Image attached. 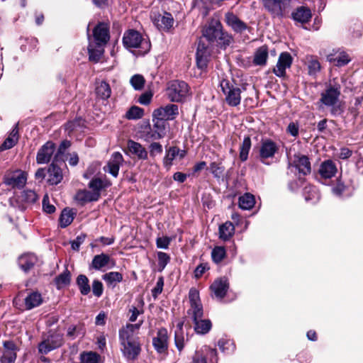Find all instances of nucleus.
I'll use <instances>...</instances> for the list:
<instances>
[{"label":"nucleus","instance_id":"nucleus-59","mask_svg":"<svg viewBox=\"0 0 363 363\" xmlns=\"http://www.w3.org/2000/svg\"><path fill=\"white\" fill-rule=\"evenodd\" d=\"M157 257H158V265H159V271L162 272L167 264L170 261V257L168 254L163 252H157Z\"/></svg>","mask_w":363,"mask_h":363},{"label":"nucleus","instance_id":"nucleus-15","mask_svg":"<svg viewBox=\"0 0 363 363\" xmlns=\"http://www.w3.org/2000/svg\"><path fill=\"white\" fill-rule=\"evenodd\" d=\"M179 106L177 104H168L154 110L152 117H160L166 121H173L179 116Z\"/></svg>","mask_w":363,"mask_h":363},{"label":"nucleus","instance_id":"nucleus-11","mask_svg":"<svg viewBox=\"0 0 363 363\" xmlns=\"http://www.w3.org/2000/svg\"><path fill=\"white\" fill-rule=\"evenodd\" d=\"M63 342L62 335L53 333L38 344V352L40 354H47L50 351L61 347Z\"/></svg>","mask_w":363,"mask_h":363},{"label":"nucleus","instance_id":"nucleus-9","mask_svg":"<svg viewBox=\"0 0 363 363\" xmlns=\"http://www.w3.org/2000/svg\"><path fill=\"white\" fill-rule=\"evenodd\" d=\"M189 300L190 308L186 313L191 316L192 320H196L198 318L203 317V307L200 298L199 291L194 287L189 289Z\"/></svg>","mask_w":363,"mask_h":363},{"label":"nucleus","instance_id":"nucleus-1","mask_svg":"<svg viewBox=\"0 0 363 363\" xmlns=\"http://www.w3.org/2000/svg\"><path fill=\"white\" fill-rule=\"evenodd\" d=\"M202 38L208 42V44H206L202 38L199 41L196 62L199 69L206 71L211 56V47L216 46L225 50L233 41V38L231 34L224 30L219 18L216 16L211 18L203 27Z\"/></svg>","mask_w":363,"mask_h":363},{"label":"nucleus","instance_id":"nucleus-63","mask_svg":"<svg viewBox=\"0 0 363 363\" xmlns=\"http://www.w3.org/2000/svg\"><path fill=\"white\" fill-rule=\"evenodd\" d=\"M164 286V278L160 277L157 279L156 286L151 290L152 296L154 298H157V296L162 294Z\"/></svg>","mask_w":363,"mask_h":363},{"label":"nucleus","instance_id":"nucleus-54","mask_svg":"<svg viewBox=\"0 0 363 363\" xmlns=\"http://www.w3.org/2000/svg\"><path fill=\"white\" fill-rule=\"evenodd\" d=\"M144 116L143 108L137 106H131L125 113V118L128 120H136L143 118Z\"/></svg>","mask_w":363,"mask_h":363},{"label":"nucleus","instance_id":"nucleus-56","mask_svg":"<svg viewBox=\"0 0 363 363\" xmlns=\"http://www.w3.org/2000/svg\"><path fill=\"white\" fill-rule=\"evenodd\" d=\"M303 195L306 201L314 200L317 197V190L315 186L307 185L303 188Z\"/></svg>","mask_w":363,"mask_h":363},{"label":"nucleus","instance_id":"nucleus-34","mask_svg":"<svg viewBox=\"0 0 363 363\" xmlns=\"http://www.w3.org/2000/svg\"><path fill=\"white\" fill-rule=\"evenodd\" d=\"M111 260V257L105 253H101L100 255H95L91 264L89 266V269L101 270L103 267L107 266Z\"/></svg>","mask_w":363,"mask_h":363},{"label":"nucleus","instance_id":"nucleus-5","mask_svg":"<svg viewBox=\"0 0 363 363\" xmlns=\"http://www.w3.org/2000/svg\"><path fill=\"white\" fill-rule=\"evenodd\" d=\"M263 4L272 18L282 19L289 17L291 0H263Z\"/></svg>","mask_w":363,"mask_h":363},{"label":"nucleus","instance_id":"nucleus-24","mask_svg":"<svg viewBox=\"0 0 363 363\" xmlns=\"http://www.w3.org/2000/svg\"><path fill=\"white\" fill-rule=\"evenodd\" d=\"M55 150V144L52 141L45 143L38 151L36 162L38 164L48 163Z\"/></svg>","mask_w":363,"mask_h":363},{"label":"nucleus","instance_id":"nucleus-61","mask_svg":"<svg viewBox=\"0 0 363 363\" xmlns=\"http://www.w3.org/2000/svg\"><path fill=\"white\" fill-rule=\"evenodd\" d=\"M92 292L93 294L97 298H99L102 296L104 293V285L101 281L94 279L92 281Z\"/></svg>","mask_w":363,"mask_h":363},{"label":"nucleus","instance_id":"nucleus-39","mask_svg":"<svg viewBox=\"0 0 363 363\" xmlns=\"http://www.w3.org/2000/svg\"><path fill=\"white\" fill-rule=\"evenodd\" d=\"M76 212H73L72 209L65 208L59 218V226L65 228L69 226L74 220Z\"/></svg>","mask_w":363,"mask_h":363},{"label":"nucleus","instance_id":"nucleus-8","mask_svg":"<svg viewBox=\"0 0 363 363\" xmlns=\"http://www.w3.org/2000/svg\"><path fill=\"white\" fill-rule=\"evenodd\" d=\"M288 167H294L298 175V180L301 183L306 181L305 177L311 174L312 171L311 163L308 156L301 153L294 155V160L289 163Z\"/></svg>","mask_w":363,"mask_h":363},{"label":"nucleus","instance_id":"nucleus-2","mask_svg":"<svg viewBox=\"0 0 363 363\" xmlns=\"http://www.w3.org/2000/svg\"><path fill=\"white\" fill-rule=\"evenodd\" d=\"M340 94V85L329 84L320 94V98L317 102L318 108H321L323 106L330 107V111L332 116H337L342 115L345 111V104L339 101Z\"/></svg>","mask_w":363,"mask_h":363},{"label":"nucleus","instance_id":"nucleus-47","mask_svg":"<svg viewBox=\"0 0 363 363\" xmlns=\"http://www.w3.org/2000/svg\"><path fill=\"white\" fill-rule=\"evenodd\" d=\"M101 356L96 352H82L79 355L80 363H99Z\"/></svg>","mask_w":363,"mask_h":363},{"label":"nucleus","instance_id":"nucleus-44","mask_svg":"<svg viewBox=\"0 0 363 363\" xmlns=\"http://www.w3.org/2000/svg\"><path fill=\"white\" fill-rule=\"evenodd\" d=\"M251 146V138L249 135H247L244 138L243 141L239 148V158L242 162H245L248 159V154Z\"/></svg>","mask_w":363,"mask_h":363},{"label":"nucleus","instance_id":"nucleus-3","mask_svg":"<svg viewBox=\"0 0 363 363\" xmlns=\"http://www.w3.org/2000/svg\"><path fill=\"white\" fill-rule=\"evenodd\" d=\"M122 43L124 48L127 50L138 48V50L133 52L135 55L144 56L151 48L150 40H145L142 34L135 29H128L125 30L123 36Z\"/></svg>","mask_w":363,"mask_h":363},{"label":"nucleus","instance_id":"nucleus-42","mask_svg":"<svg viewBox=\"0 0 363 363\" xmlns=\"http://www.w3.org/2000/svg\"><path fill=\"white\" fill-rule=\"evenodd\" d=\"M255 203V196L250 193H245L239 197V207L243 210H250L252 208Z\"/></svg>","mask_w":363,"mask_h":363},{"label":"nucleus","instance_id":"nucleus-28","mask_svg":"<svg viewBox=\"0 0 363 363\" xmlns=\"http://www.w3.org/2000/svg\"><path fill=\"white\" fill-rule=\"evenodd\" d=\"M123 162V157L121 153L119 152H115L113 153L111 160L108 161L107 164L108 172L113 177H117L118 175L120 166Z\"/></svg>","mask_w":363,"mask_h":363},{"label":"nucleus","instance_id":"nucleus-50","mask_svg":"<svg viewBox=\"0 0 363 363\" xmlns=\"http://www.w3.org/2000/svg\"><path fill=\"white\" fill-rule=\"evenodd\" d=\"M22 202L28 204H33L38 200V194L33 190H23L20 196Z\"/></svg>","mask_w":363,"mask_h":363},{"label":"nucleus","instance_id":"nucleus-41","mask_svg":"<svg viewBox=\"0 0 363 363\" xmlns=\"http://www.w3.org/2000/svg\"><path fill=\"white\" fill-rule=\"evenodd\" d=\"M76 284L77 285L80 294L83 296L88 295L91 291L89 280L84 274H79L76 279Z\"/></svg>","mask_w":363,"mask_h":363},{"label":"nucleus","instance_id":"nucleus-60","mask_svg":"<svg viewBox=\"0 0 363 363\" xmlns=\"http://www.w3.org/2000/svg\"><path fill=\"white\" fill-rule=\"evenodd\" d=\"M321 65L317 59H311L308 62V69L310 75H315L320 71Z\"/></svg>","mask_w":363,"mask_h":363},{"label":"nucleus","instance_id":"nucleus-7","mask_svg":"<svg viewBox=\"0 0 363 363\" xmlns=\"http://www.w3.org/2000/svg\"><path fill=\"white\" fill-rule=\"evenodd\" d=\"M220 86L225 95V101L228 106L235 107L240 104L241 89L239 86L226 79L221 80Z\"/></svg>","mask_w":363,"mask_h":363},{"label":"nucleus","instance_id":"nucleus-64","mask_svg":"<svg viewBox=\"0 0 363 363\" xmlns=\"http://www.w3.org/2000/svg\"><path fill=\"white\" fill-rule=\"evenodd\" d=\"M43 210L44 212L52 214L55 212L56 208L54 205L50 203V200L48 194H45L43 199Z\"/></svg>","mask_w":363,"mask_h":363},{"label":"nucleus","instance_id":"nucleus-52","mask_svg":"<svg viewBox=\"0 0 363 363\" xmlns=\"http://www.w3.org/2000/svg\"><path fill=\"white\" fill-rule=\"evenodd\" d=\"M333 193L336 196H341L344 194L350 192V186L345 184L341 179V178H337L336 180V184L332 188Z\"/></svg>","mask_w":363,"mask_h":363},{"label":"nucleus","instance_id":"nucleus-4","mask_svg":"<svg viewBox=\"0 0 363 363\" xmlns=\"http://www.w3.org/2000/svg\"><path fill=\"white\" fill-rule=\"evenodd\" d=\"M118 336L123 356L128 360H136L142 350L138 339L133 338L131 333L124 327L119 330Z\"/></svg>","mask_w":363,"mask_h":363},{"label":"nucleus","instance_id":"nucleus-14","mask_svg":"<svg viewBox=\"0 0 363 363\" xmlns=\"http://www.w3.org/2000/svg\"><path fill=\"white\" fill-rule=\"evenodd\" d=\"M293 60L294 59L289 52H281L276 67L272 69V72L278 77L286 78V69L291 67Z\"/></svg>","mask_w":363,"mask_h":363},{"label":"nucleus","instance_id":"nucleus-49","mask_svg":"<svg viewBox=\"0 0 363 363\" xmlns=\"http://www.w3.org/2000/svg\"><path fill=\"white\" fill-rule=\"evenodd\" d=\"M209 169L213 177L219 179L223 177L225 168L221 162H213L210 164Z\"/></svg>","mask_w":363,"mask_h":363},{"label":"nucleus","instance_id":"nucleus-31","mask_svg":"<svg viewBox=\"0 0 363 363\" xmlns=\"http://www.w3.org/2000/svg\"><path fill=\"white\" fill-rule=\"evenodd\" d=\"M48 172L49 174L48 182L50 185H57L60 183L63 179L62 171L59 165L50 164Z\"/></svg>","mask_w":363,"mask_h":363},{"label":"nucleus","instance_id":"nucleus-27","mask_svg":"<svg viewBox=\"0 0 363 363\" xmlns=\"http://www.w3.org/2000/svg\"><path fill=\"white\" fill-rule=\"evenodd\" d=\"M337 171L335 163L332 160H327L320 164L318 173L322 178L331 179L335 175Z\"/></svg>","mask_w":363,"mask_h":363},{"label":"nucleus","instance_id":"nucleus-53","mask_svg":"<svg viewBox=\"0 0 363 363\" xmlns=\"http://www.w3.org/2000/svg\"><path fill=\"white\" fill-rule=\"evenodd\" d=\"M218 346L219 349L226 354L233 352L235 350V345L230 340L221 338L218 342Z\"/></svg>","mask_w":363,"mask_h":363},{"label":"nucleus","instance_id":"nucleus-16","mask_svg":"<svg viewBox=\"0 0 363 363\" xmlns=\"http://www.w3.org/2000/svg\"><path fill=\"white\" fill-rule=\"evenodd\" d=\"M152 345L159 354H165L169 347V335L166 328H160L157 332V336L152 338Z\"/></svg>","mask_w":363,"mask_h":363},{"label":"nucleus","instance_id":"nucleus-21","mask_svg":"<svg viewBox=\"0 0 363 363\" xmlns=\"http://www.w3.org/2000/svg\"><path fill=\"white\" fill-rule=\"evenodd\" d=\"M2 355L0 357V363H14L17 357V345L13 340H6L3 342Z\"/></svg>","mask_w":363,"mask_h":363},{"label":"nucleus","instance_id":"nucleus-6","mask_svg":"<svg viewBox=\"0 0 363 363\" xmlns=\"http://www.w3.org/2000/svg\"><path fill=\"white\" fill-rule=\"evenodd\" d=\"M190 87L184 81L172 80L168 83L167 95L172 102H184L189 94Z\"/></svg>","mask_w":363,"mask_h":363},{"label":"nucleus","instance_id":"nucleus-13","mask_svg":"<svg viewBox=\"0 0 363 363\" xmlns=\"http://www.w3.org/2000/svg\"><path fill=\"white\" fill-rule=\"evenodd\" d=\"M326 60L335 67H342L346 66L352 61L350 55L342 48L333 49L332 52L327 55Z\"/></svg>","mask_w":363,"mask_h":363},{"label":"nucleus","instance_id":"nucleus-37","mask_svg":"<svg viewBox=\"0 0 363 363\" xmlns=\"http://www.w3.org/2000/svg\"><path fill=\"white\" fill-rule=\"evenodd\" d=\"M193 323L195 333L199 335H206L212 328V323L209 319L198 318L193 320Z\"/></svg>","mask_w":363,"mask_h":363},{"label":"nucleus","instance_id":"nucleus-29","mask_svg":"<svg viewBox=\"0 0 363 363\" xmlns=\"http://www.w3.org/2000/svg\"><path fill=\"white\" fill-rule=\"evenodd\" d=\"M269 56V48L267 45H263L256 49L254 53L252 63L255 66H265Z\"/></svg>","mask_w":363,"mask_h":363},{"label":"nucleus","instance_id":"nucleus-26","mask_svg":"<svg viewBox=\"0 0 363 363\" xmlns=\"http://www.w3.org/2000/svg\"><path fill=\"white\" fill-rule=\"evenodd\" d=\"M206 350V356L201 353L196 352L193 356L191 363H207V359H209L211 363H218V356L216 349L207 347Z\"/></svg>","mask_w":363,"mask_h":363},{"label":"nucleus","instance_id":"nucleus-43","mask_svg":"<svg viewBox=\"0 0 363 363\" xmlns=\"http://www.w3.org/2000/svg\"><path fill=\"white\" fill-rule=\"evenodd\" d=\"M74 199L78 201L81 206H84L87 202L98 201L92 193L87 190H79L75 194Z\"/></svg>","mask_w":363,"mask_h":363},{"label":"nucleus","instance_id":"nucleus-20","mask_svg":"<svg viewBox=\"0 0 363 363\" xmlns=\"http://www.w3.org/2000/svg\"><path fill=\"white\" fill-rule=\"evenodd\" d=\"M289 17L296 23L304 25L308 23L313 17L311 9L306 6H299L293 10Z\"/></svg>","mask_w":363,"mask_h":363},{"label":"nucleus","instance_id":"nucleus-38","mask_svg":"<svg viewBox=\"0 0 363 363\" xmlns=\"http://www.w3.org/2000/svg\"><path fill=\"white\" fill-rule=\"evenodd\" d=\"M235 233V226L230 221H226L219 226V238L223 241L229 240Z\"/></svg>","mask_w":363,"mask_h":363},{"label":"nucleus","instance_id":"nucleus-40","mask_svg":"<svg viewBox=\"0 0 363 363\" xmlns=\"http://www.w3.org/2000/svg\"><path fill=\"white\" fill-rule=\"evenodd\" d=\"M72 274L67 267L54 279V283L57 289H61L65 286H69L71 283Z\"/></svg>","mask_w":363,"mask_h":363},{"label":"nucleus","instance_id":"nucleus-33","mask_svg":"<svg viewBox=\"0 0 363 363\" xmlns=\"http://www.w3.org/2000/svg\"><path fill=\"white\" fill-rule=\"evenodd\" d=\"M128 149L133 155H136L139 160H145L147 159V151L140 143L129 140L128 141Z\"/></svg>","mask_w":363,"mask_h":363},{"label":"nucleus","instance_id":"nucleus-46","mask_svg":"<svg viewBox=\"0 0 363 363\" xmlns=\"http://www.w3.org/2000/svg\"><path fill=\"white\" fill-rule=\"evenodd\" d=\"M96 94L97 97L101 99H108L111 94V89L109 84L105 81H102L96 88Z\"/></svg>","mask_w":363,"mask_h":363},{"label":"nucleus","instance_id":"nucleus-12","mask_svg":"<svg viewBox=\"0 0 363 363\" xmlns=\"http://www.w3.org/2000/svg\"><path fill=\"white\" fill-rule=\"evenodd\" d=\"M150 18L154 25L160 30L168 32L173 26L174 18L172 13L164 11L163 14L154 11L150 14Z\"/></svg>","mask_w":363,"mask_h":363},{"label":"nucleus","instance_id":"nucleus-22","mask_svg":"<svg viewBox=\"0 0 363 363\" xmlns=\"http://www.w3.org/2000/svg\"><path fill=\"white\" fill-rule=\"evenodd\" d=\"M230 284L225 277H222L214 280L209 289L218 300L223 299L229 289Z\"/></svg>","mask_w":363,"mask_h":363},{"label":"nucleus","instance_id":"nucleus-19","mask_svg":"<svg viewBox=\"0 0 363 363\" xmlns=\"http://www.w3.org/2000/svg\"><path fill=\"white\" fill-rule=\"evenodd\" d=\"M278 150L279 147L274 141L271 139L262 140L259 152V160L263 164H269L265 160L274 157Z\"/></svg>","mask_w":363,"mask_h":363},{"label":"nucleus","instance_id":"nucleus-51","mask_svg":"<svg viewBox=\"0 0 363 363\" xmlns=\"http://www.w3.org/2000/svg\"><path fill=\"white\" fill-rule=\"evenodd\" d=\"M226 257V250L223 246H216L211 252L212 260L218 264Z\"/></svg>","mask_w":363,"mask_h":363},{"label":"nucleus","instance_id":"nucleus-30","mask_svg":"<svg viewBox=\"0 0 363 363\" xmlns=\"http://www.w3.org/2000/svg\"><path fill=\"white\" fill-rule=\"evenodd\" d=\"M18 124H16L13 127L8 138L5 139L3 143L0 145V152L9 150L14 147L18 141Z\"/></svg>","mask_w":363,"mask_h":363},{"label":"nucleus","instance_id":"nucleus-35","mask_svg":"<svg viewBox=\"0 0 363 363\" xmlns=\"http://www.w3.org/2000/svg\"><path fill=\"white\" fill-rule=\"evenodd\" d=\"M43 302V299L41 294L38 291H33L25 298V308L26 310H31L41 305Z\"/></svg>","mask_w":363,"mask_h":363},{"label":"nucleus","instance_id":"nucleus-62","mask_svg":"<svg viewBox=\"0 0 363 363\" xmlns=\"http://www.w3.org/2000/svg\"><path fill=\"white\" fill-rule=\"evenodd\" d=\"M87 235L84 233H82L79 235L74 240L71 242L72 249L74 251H79L80 245L84 242Z\"/></svg>","mask_w":363,"mask_h":363},{"label":"nucleus","instance_id":"nucleus-45","mask_svg":"<svg viewBox=\"0 0 363 363\" xmlns=\"http://www.w3.org/2000/svg\"><path fill=\"white\" fill-rule=\"evenodd\" d=\"M179 153V148L177 146L170 147L167 150L166 155L163 159V164L167 169H169L172 167L173 160Z\"/></svg>","mask_w":363,"mask_h":363},{"label":"nucleus","instance_id":"nucleus-23","mask_svg":"<svg viewBox=\"0 0 363 363\" xmlns=\"http://www.w3.org/2000/svg\"><path fill=\"white\" fill-rule=\"evenodd\" d=\"M224 21L227 26L230 27L231 29L237 33H241L248 29L247 23L240 19L239 17L232 11H228L225 14Z\"/></svg>","mask_w":363,"mask_h":363},{"label":"nucleus","instance_id":"nucleus-10","mask_svg":"<svg viewBox=\"0 0 363 363\" xmlns=\"http://www.w3.org/2000/svg\"><path fill=\"white\" fill-rule=\"evenodd\" d=\"M94 43L96 45H106L110 40V25L107 22L99 21L92 30Z\"/></svg>","mask_w":363,"mask_h":363},{"label":"nucleus","instance_id":"nucleus-57","mask_svg":"<svg viewBox=\"0 0 363 363\" xmlns=\"http://www.w3.org/2000/svg\"><path fill=\"white\" fill-rule=\"evenodd\" d=\"M130 84L135 90H141L145 85V78L143 75L135 74L130 78Z\"/></svg>","mask_w":363,"mask_h":363},{"label":"nucleus","instance_id":"nucleus-18","mask_svg":"<svg viewBox=\"0 0 363 363\" xmlns=\"http://www.w3.org/2000/svg\"><path fill=\"white\" fill-rule=\"evenodd\" d=\"M153 128H151L150 125H148L149 131L146 133V137L148 139L160 140L163 138L166 135L167 121L160 119V117H152Z\"/></svg>","mask_w":363,"mask_h":363},{"label":"nucleus","instance_id":"nucleus-36","mask_svg":"<svg viewBox=\"0 0 363 363\" xmlns=\"http://www.w3.org/2000/svg\"><path fill=\"white\" fill-rule=\"evenodd\" d=\"M213 4H215L212 0H192L191 9H198L200 14L204 18L208 15Z\"/></svg>","mask_w":363,"mask_h":363},{"label":"nucleus","instance_id":"nucleus-55","mask_svg":"<svg viewBox=\"0 0 363 363\" xmlns=\"http://www.w3.org/2000/svg\"><path fill=\"white\" fill-rule=\"evenodd\" d=\"M102 279L108 284L119 283L123 281V274L118 272H110L102 276Z\"/></svg>","mask_w":363,"mask_h":363},{"label":"nucleus","instance_id":"nucleus-17","mask_svg":"<svg viewBox=\"0 0 363 363\" xmlns=\"http://www.w3.org/2000/svg\"><path fill=\"white\" fill-rule=\"evenodd\" d=\"M27 182V173L21 170H17L4 177V183L12 189H23Z\"/></svg>","mask_w":363,"mask_h":363},{"label":"nucleus","instance_id":"nucleus-48","mask_svg":"<svg viewBox=\"0 0 363 363\" xmlns=\"http://www.w3.org/2000/svg\"><path fill=\"white\" fill-rule=\"evenodd\" d=\"M103 179L99 177H94L89 182L88 186L89 189L92 190V194L96 198L97 200L99 199L101 196V191L103 190Z\"/></svg>","mask_w":363,"mask_h":363},{"label":"nucleus","instance_id":"nucleus-25","mask_svg":"<svg viewBox=\"0 0 363 363\" xmlns=\"http://www.w3.org/2000/svg\"><path fill=\"white\" fill-rule=\"evenodd\" d=\"M38 261V257L35 254L27 252L19 256L17 262L19 268L25 273H28L34 268Z\"/></svg>","mask_w":363,"mask_h":363},{"label":"nucleus","instance_id":"nucleus-58","mask_svg":"<svg viewBox=\"0 0 363 363\" xmlns=\"http://www.w3.org/2000/svg\"><path fill=\"white\" fill-rule=\"evenodd\" d=\"M174 344L179 352L184 350L185 347V338L184 333H182L181 331H175Z\"/></svg>","mask_w":363,"mask_h":363},{"label":"nucleus","instance_id":"nucleus-32","mask_svg":"<svg viewBox=\"0 0 363 363\" xmlns=\"http://www.w3.org/2000/svg\"><path fill=\"white\" fill-rule=\"evenodd\" d=\"M105 45H96L94 43H89L87 47L89 60L90 62L97 63L104 53Z\"/></svg>","mask_w":363,"mask_h":363}]
</instances>
